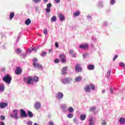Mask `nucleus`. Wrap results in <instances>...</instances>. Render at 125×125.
I'll return each mask as SVG.
<instances>
[{
    "label": "nucleus",
    "instance_id": "a19ab883",
    "mask_svg": "<svg viewBox=\"0 0 125 125\" xmlns=\"http://www.w3.org/2000/svg\"><path fill=\"white\" fill-rule=\"evenodd\" d=\"M33 1L35 3H40L42 1V0H33Z\"/></svg>",
    "mask_w": 125,
    "mask_h": 125
},
{
    "label": "nucleus",
    "instance_id": "864d4df0",
    "mask_svg": "<svg viewBox=\"0 0 125 125\" xmlns=\"http://www.w3.org/2000/svg\"><path fill=\"white\" fill-rule=\"evenodd\" d=\"M55 44V46H56V47H57V48L59 47V45L58 44V42H56Z\"/></svg>",
    "mask_w": 125,
    "mask_h": 125
},
{
    "label": "nucleus",
    "instance_id": "ea45409f",
    "mask_svg": "<svg viewBox=\"0 0 125 125\" xmlns=\"http://www.w3.org/2000/svg\"><path fill=\"white\" fill-rule=\"evenodd\" d=\"M98 5L99 7H102L103 6V2L100 1L99 2Z\"/></svg>",
    "mask_w": 125,
    "mask_h": 125
},
{
    "label": "nucleus",
    "instance_id": "393cba45",
    "mask_svg": "<svg viewBox=\"0 0 125 125\" xmlns=\"http://www.w3.org/2000/svg\"><path fill=\"white\" fill-rule=\"evenodd\" d=\"M25 24L27 25H30V24H31V20L30 19H27L25 21Z\"/></svg>",
    "mask_w": 125,
    "mask_h": 125
},
{
    "label": "nucleus",
    "instance_id": "79ce46f5",
    "mask_svg": "<svg viewBox=\"0 0 125 125\" xmlns=\"http://www.w3.org/2000/svg\"><path fill=\"white\" fill-rule=\"evenodd\" d=\"M107 125V122H106V121L102 120V125Z\"/></svg>",
    "mask_w": 125,
    "mask_h": 125
},
{
    "label": "nucleus",
    "instance_id": "c03bdc74",
    "mask_svg": "<svg viewBox=\"0 0 125 125\" xmlns=\"http://www.w3.org/2000/svg\"><path fill=\"white\" fill-rule=\"evenodd\" d=\"M66 61H67V60L66 59V58L64 59H62V63H65L66 62Z\"/></svg>",
    "mask_w": 125,
    "mask_h": 125
},
{
    "label": "nucleus",
    "instance_id": "b1692460",
    "mask_svg": "<svg viewBox=\"0 0 125 125\" xmlns=\"http://www.w3.org/2000/svg\"><path fill=\"white\" fill-rule=\"evenodd\" d=\"M86 118V116L84 114H82L80 115V119L81 121H84Z\"/></svg>",
    "mask_w": 125,
    "mask_h": 125
},
{
    "label": "nucleus",
    "instance_id": "e433bc0d",
    "mask_svg": "<svg viewBox=\"0 0 125 125\" xmlns=\"http://www.w3.org/2000/svg\"><path fill=\"white\" fill-rule=\"evenodd\" d=\"M14 15H15L14 13L12 12V13H10V19L11 20L13 19V17H14Z\"/></svg>",
    "mask_w": 125,
    "mask_h": 125
},
{
    "label": "nucleus",
    "instance_id": "a878e982",
    "mask_svg": "<svg viewBox=\"0 0 125 125\" xmlns=\"http://www.w3.org/2000/svg\"><path fill=\"white\" fill-rule=\"evenodd\" d=\"M27 115H28V117H29V118H33V117L34 116L33 113H32V112L30 111H28L27 112Z\"/></svg>",
    "mask_w": 125,
    "mask_h": 125
},
{
    "label": "nucleus",
    "instance_id": "2eb2a0df",
    "mask_svg": "<svg viewBox=\"0 0 125 125\" xmlns=\"http://www.w3.org/2000/svg\"><path fill=\"white\" fill-rule=\"evenodd\" d=\"M16 75H20L22 73V69L20 67H17L15 70Z\"/></svg>",
    "mask_w": 125,
    "mask_h": 125
},
{
    "label": "nucleus",
    "instance_id": "3c124183",
    "mask_svg": "<svg viewBox=\"0 0 125 125\" xmlns=\"http://www.w3.org/2000/svg\"><path fill=\"white\" fill-rule=\"evenodd\" d=\"M33 63H37V62H38V59L37 58L34 59L33 60Z\"/></svg>",
    "mask_w": 125,
    "mask_h": 125
},
{
    "label": "nucleus",
    "instance_id": "4c0bfd02",
    "mask_svg": "<svg viewBox=\"0 0 125 125\" xmlns=\"http://www.w3.org/2000/svg\"><path fill=\"white\" fill-rule=\"evenodd\" d=\"M67 118H68V119H72V118H73V117H74V114H69L68 115H67Z\"/></svg>",
    "mask_w": 125,
    "mask_h": 125
},
{
    "label": "nucleus",
    "instance_id": "58836bf2",
    "mask_svg": "<svg viewBox=\"0 0 125 125\" xmlns=\"http://www.w3.org/2000/svg\"><path fill=\"white\" fill-rule=\"evenodd\" d=\"M111 70H108L107 73H106V75H107V78H109L110 77V75H111Z\"/></svg>",
    "mask_w": 125,
    "mask_h": 125
},
{
    "label": "nucleus",
    "instance_id": "338daca9",
    "mask_svg": "<svg viewBox=\"0 0 125 125\" xmlns=\"http://www.w3.org/2000/svg\"><path fill=\"white\" fill-rule=\"evenodd\" d=\"M86 55H87L86 54H83V58H85V57H86Z\"/></svg>",
    "mask_w": 125,
    "mask_h": 125
},
{
    "label": "nucleus",
    "instance_id": "e2e57ef3",
    "mask_svg": "<svg viewBox=\"0 0 125 125\" xmlns=\"http://www.w3.org/2000/svg\"><path fill=\"white\" fill-rule=\"evenodd\" d=\"M0 125H5V124H4V123H3V122H0Z\"/></svg>",
    "mask_w": 125,
    "mask_h": 125
},
{
    "label": "nucleus",
    "instance_id": "f3484780",
    "mask_svg": "<svg viewBox=\"0 0 125 125\" xmlns=\"http://www.w3.org/2000/svg\"><path fill=\"white\" fill-rule=\"evenodd\" d=\"M7 106V103H0V108L3 109Z\"/></svg>",
    "mask_w": 125,
    "mask_h": 125
},
{
    "label": "nucleus",
    "instance_id": "4468645a",
    "mask_svg": "<svg viewBox=\"0 0 125 125\" xmlns=\"http://www.w3.org/2000/svg\"><path fill=\"white\" fill-rule=\"evenodd\" d=\"M84 90L87 93H89L90 92V90H91V89L90 88V85H87L85 87H84Z\"/></svg>",
    "mask_w": 125,
    "mask_h": 125
},
{
    "label": "nucleus",
    "instance_id": "dca6fc26",
    "mask_svg": "<svg viewBox=\"0 0 125 125\" xmlns=\"http://www.w3.org/2000/svg\"><path fill=\"white\" fill-rule=\"evenodd\" d=\"M61 107L63 111V113H66V112H67V105L62 104Z\"/></svg>",
    "mask_w": 125,
    "mask_h": 125
},
{
    "label": "nucleus",
    "instance_id": "ddd939ff",
    "mask_svg": "<svg viewBox=\"0 0 125 125\" xmlns=\"http://www.w3.org/2000/svg\"><path fill=\"white\" fill-rule=\"evenodd\" d=\"M33 64L35 68H37V69H42V65H41V64L35 62Z\"/></svg>",
    "mask_w": 125,
    "mask_h": 125
},
{
    "label": "nucleus",
    "instance_id": "09e8293b",
    "mask_svg": "<svg viewBox=\"0 0 125 125\" xmlns=\"http://www.w3.org/2000/svg\"><path fill=\"white\" fill-rule=\"evenodd\" d=\"M109 91H110V92L111 93H112V94H113V93H114V90L113 89V88H110Z\"/></svg>",
    "mask_w": 125,
    "mask_h": 125
},
{
    "label": "nucleus",
    "instance_id": "412c9836",
    "mask_svg": "<svg viewBox=\"0 0 125 125\" xmlns=\"http://www.w3.org/2000/svg\"><path fill=\"white\" fill-rule=\"evenodd\" d=\"M119 123L121 125H124L125 124V118L124 117H122L119 119Z\"/></svg>",
    "mask_w": 125,
    "mask_h": 125
},
{
    "label": "nucleus",
    "instance_id": "423d86ee",
    "mask_svg": "<svg viewBox=\"0 0 125 125\" xmlns=\"http://www.w3.org/2000/svg\"><path fill=\"white\" fill-rule=\"evenodd\" d=\"M27 84H33V77L31 76H29L28 78H25Z\"/></svg>",
    "mask_w": 125,
    "mask_h": 125
},
{
    "label": "nucleus",
    "instance_id": "13d9d810",
    "mask_svg": "<svg viewBox=\"0 0 125 125\" xmlns=\"http://www.w3.org/2000/svg\"><path fill=\"white\" fill-rule=\"evenodd\" d=\"M54 125V123H53V122L50 121L49 122V125Z\"/></svg>",
    "mask_w": 125,
    "mask_h": 125
},
{
    "label": "nucleus",
    "instance_id": "a211bd4d",
    "mask_svg": "<svg viewBox=\"0 0 125 125\" xmlns=\"http://www.w3.org/2000/svg\"><path fill=\"white\" fill-rule=\"evenodd\" d=\"M5 89V87H4V84L3 83H0V91L1 92H3L4 91Z\"/></svg>",
    "mask_w": 125,
    "mask_h": 125
},
{
    "label": "nucleus",
    "instance_id": "603ef678",
    "mask_svg": "<svg viewBox=\"0 0 125 125\" xmlns=\"http://www.w3.org/2000/svg\"><path fill=\"white\" fill-rule=\"evenodd\" d=\"M118 55H115L113 58V61H115L117 59V58H118Z\"/></svg>",
    "mask_w": 125,
    "mask_h": 125
},
{
    "label": "nucleus",
    "instance_id": "7ed1b4c3",
    "mask_svg": "<svg viewBox=\"0 0 125 125\" xmlns=\"http://www.w3.org/2000/svg\"><path fill=\"white\" fill-rule=\"evenodd\" d=\"M75 72L76 73H80L83 72V68H82V65L80 63H77L75 65Z\"/></svg>",
    "mask_w": 125,
    "mask_h": 125
},
{
    "label": "nucleus",
    "instance_id": "f03ea898",
    "mask_svg": "<svg viewBox=\"0 0 125 125\" xmlns=\"http://www.w3.org/2000/svg\"><path fill=\"white\" fill-rule=\"evenodd\" d=\"M13 113L10 114L11 118H13L15 120H18L19 117H18V110L17 109H14L13 110Z\"/></svg>",
    "mask_w": 125,
    "mask_h": 125
},
{
    "label": "nucleus",
    "instance_id": "20e7f679",
    "mask_svg": "<svg viewBox=\"0 0 125 125\" xmlns=\"http://www.w3.org/2000/svg\"><path fill=\"white\" fill-rule=\"evenodd\" d=\"M73 80H72V78H65L62 80V83H63V84H66V83H70L71 82H72Z\"/></svg>",
    "mask_w": 125,
    "mask_h": 125
},
{
    "label": "nucleus",
    "instance_id": "a18cd8bd",
    "mask_svg": "<svg viewBox=\"0 0 125 125\" xmlns=\"http://www.w3.org/2000/svg\"><path fill=\"white\" fill-rule=\"evenodd\" d=\"M0 119L1 121H3L4 120H5V117L3 116H1L0 117Z\"/></svg>",
    "mask_w": 125,
    "mask_h": 125
},
{
    "label": "nucleus",
    "instance_id": "37998d69",
    "mask_svg": "<svg viewBox=\"0 0 125 125\" xmlns=\"http://www.w3.org/2000/svg\"><path fill=\"white\" fill-rule=\"evenodd\" d=\"M45 11L46 12H47V13H49V12H50V8H46L45 9Z\"/></svg>",
    "mask_w": 125,
    "mask_h": 125
},
{
    "label": "nucleus",
    "instance_id": "1a4fd4ad",
    "mask_svg": "<svg viewBox=\"0 0 125 125\" xmlns=\"http://www.w3.org/2000/svg\"><path fill=\"white\" fill-rule=\"evenodd\" d=\"M42 106V104H41V103L40 102H37L34 104V108L36 110H39Z\"/></svg>",
    "mask_w": 125,
    "mask_h": 125
},
{
    "label": "nucleus",
    "instance_id": "6e6552de",
    "mask_svg": "<svg viewBox=\"0 0 125 125\" xmlns=\"http://www.w3.org/2000/svg\"><path fill=\"white\" fill-rule=\"evenodd\" d=\"M63 97H64V94H63V93L58 92L56 95V98H57V99H62Z\"/></svg>",
    "mask_w": 125,
    "mask_h": 125
},
{
    "label": "nucleus",
    "instance_id": "de8ad7c7",
    "mask_svg": "<svg viewBox=\"0 0 125 125\" xmlns=\"http://www.w3.org/2000/svg\"><path fill=\"white\" fill-rule=\"evenodd\" d=\"M51 3H49L48 4H47V8H50L51 7Z\"/></svg>",
    "mask_w": 125,
    "mask_h": 125
},
{
    "label": "nucleus",
    "instance_id": "052dcab7",
    "mask_svg": "<svg viewBox=\"0 0 125 125\" xmlns=\"http://www.w3.org/2000/svg\"><path fill=\"white\" fill-rule=\"evenodd\" d=\"M43 33L45 35H46V34H47V30L46 29H44V31H43Z\"/></svg>",
    "mask_w": 125,
    "mask_h": 125
},
{
    "label": "nucleus",
    "instance_id": "6ab92c4d",
    "mask_svg": "<svg viewBox=\"0 0 125 125\" xmlns=\"http://www.w3.org/2000/svg\"><path fill=\"white\" fill-rule=\"evenodd\" d=\"M82 80H83V78H82V76H78L75 78V81L76 83H79V82H81V81H82Z\"/></svg>",
    "mask_w": 125,
    "mask_h": 125
},
{
    "label": "nucleus",
    "instance_id": "aec40b11",
    "mask_svg": "<svg viewBox=\"0 0 125 125\" xmlns=\"http://www.w3.org/2000/svg\"><path fill=\"white\" fill-rule=\"evenodd\" d=\"M80 14H81V12L80 11H77L76 12L73 13V17L75 18L78 16H80Z\"/></svg>",
    "mask_w": 125,
    "mask_h": 125
},
{
    "label": "nucleus",
    "instance_id": "49530a36",
    "mask_svg": "<svg viewBox=\"0 0 125 125\" xmlns=\"http://www.w3.org/2000/svg\"><path fill=\"white\" fill-rule=\"evenodd\" d=\"M27 125H32L33 123H32L31 121H27Z\"/></svg>",
    "mask_w": 125,
    "mask_h": 125
},
{
    "label": "nucleus",
    "instance_id": "2f4dec72",
    "mask_svg": "<svg viewBox=\"0 0 125 125\" xmlns=\"http://www.w3.org/2000/svg\"><path fill=\"white\" fill-rule=\"evenodd\" d=\"M57 20V19L56 18V16H53L51 19V21L52 22H55Z\"/></svg>",
    "mask_w": 125,
    "mask_h": 125
},
{
    "label": "nucleus",
    "instance_id": "5701e85b",
    "mask_svg": "<svg viewBox=\"0 0 125 125\" xmlns=\"http://www.w3.org/2000/svg\"><path fill=\"white\" fill-rule=\"evenodd\" d=\"M33 50H34L35 51L37 52V49L35 48H33L32 47H30V48L28 49V50L26 51V53H31Z\"/></svg>",
    "mask_w": 125,
    "mask_h": 125
},
{
    "label": "nucleus",
    "instance_id": "c85d7f7f",
    "mask_svg": "<svg viewBox=\"0 0 125 125\" xmlns=\"http://www.w3.org/2000/svg\"><path fill=\"white\" fill-rule=\"evenodd\" d=\"M68 111L69 113H73L74 112V108L70 107L68 108Z\"/></svg>",
    "mask_w": 125,
    "mask_h": 125
},
{
    "label": "nucleus",
    "instance_id": "cd10ccee",
    "mask_svg": "<svg viewBox=\"0 0 125 125\" xmlns=\"http://www.w3.org/2000/svg\"><path fill=\"white\" fill-rule=\"evenodd\" d=\"M119 66H120V67H122V68H123L124 69H125V63L121 62L119 63Z\"/></svg>",
    "mask_w": 125,
    "mask_h": 125
},
{
    "label": "nucleus",
    "instance_id": "9d476101",
    "mask_svg": "<svg viewBox=\"0 0 125 125\" xmlns=\"http://www.w3.org/2000/svg\"><path fill=\"white\" fill-rule=\"evenodd\" d=\"M58 17L61 22H63L65 21V16H64V15L62 14V13L59 14L58 16Z\"/></svg>",
    "mask_w": 125,
    "mask_h": 125
},
{
    "label": "nucleus",
    "instance_id": "f8f14e48",
    "mask_svg": "<svg viewBox=\"0 0 125 125\" xmlns=\"http://www.w3.org/2000/svg\"><path fill=\"white\" fill-rule=\"evenodd\" d=\"M67 71H68V67L65 66L63 67L62 69V75H67Z\"/></svg>",
    "mask_w": 125,
    "mask_h": 125
},
{
    "label": "nucleus",
    "instance_id": "5fc2aeb1",
    "mask_svg": "<svg viewBox=\"0 0 125 125\" xmlns=\"http://www.w3.org/2000/svg\"><path fill=\"white\" fill-rule=\"evenodd\" d=\"M54 62L55 63H59V60H58V59H56L55 60Z\"/></svg>",
    "mask_w": 125,
    "mask_h": 125
},
{
    "label": "nucleus",
    "instance_id": "c9c22d12",
    "mask_svg": "<svg viewBox=\"0 0 125 125\" xmlns=\"http://www.w3.org/2000/svg\"><path fill=\"white\" fill-rule=\"evenodd\" d=\"M110 3L111 5H114L116 3V0H110Z\"/></svg>",
    "mask_w": 125,
    "mask_h": 125
},
{
    "label": "nucleus",
    "instance_id": "72a5a7b5",
    "mask_svg": "<svg viewBox=\"0 0 125 125\" xmlns=\"http://www.w3.org/2000/svg\"><path fill=\"white\" fill-rule=\"evenodd\" d=\"M16 52L17 54H19V53H21L22 52V50L21 49L18 48L16 50Z\"/></svg>",
    "mask_w": 125,
    "mask_h": 125
},
{
    "label": "nucleus",
    "instance_id": "4be33fe9",
    "mask_svg": "<svg viewBox=\"0 0 125 125\" xmlns=\"http://www.w3.org/2000/svg\"><path fill=\"white\" fill-rule=\"evenodd\" d=\"M87 69L90 71L94 70V65L93 64H89L87 66Z\"/></svg>",
    "mask_w": 125,
    "mask_h": 125
},
{
    "label": "nucleus",
    "instance_id": "0eeeda50",
    "mask_svg": "<svg viewBox=\"0 0 125 125\" xmlns=\"http://www.w3.org/2000/svg\"><path fill=\"white\" fill-rule=\"evenodd\" d=\"M89 125H95V119L93 117H91L88 120Z\"/></svg>",
    "mask_w": 125,
    "mask_h": 125
},
{
    "label": "nucleus",
    "instance_id": "680f3d73",
    "mask_svg": "<svg viewBox=\"0 0 125 125\" xmlns=\"http://www.w3.org/2000/svg\"><path fill=\"white\" fill-rule=\"evenodd\" d=\"M61 0H55V1H56V3H59L60 2Z\"/></svg>",
    "mask_w": 125,
    "mask_h": 125
},
{
    "label": "nucleus",
    "instance_id": "39448f33",
    "mask_svg": "<svg viewBox=\"0 0 125 125\" xmlns=\"http://www.w3.org/2000/svg\"><path fill=\"white\" fill-rule=\"evenodd\" d=\"M79 47L81 49H84V50H85L86 49H88V47H89V45L87 43H83L80 45Z\"/></svg>",
    "mask_w": 125,
    "mask_h": 125
},
{
    "label": "nucleus",
    "instance_id": "8fccbe9b",
    "mask_svg": "<svg viewBox=\"0 0 125 125\" xmlns=\"http://www.w3.org/2000/svg\"><path fill=\"white\" fill-rule=\"evenodd\" d=\"M74 54V51L73 50H69V54L70 55H72Z\"/></svg>",
    "mask_w": 125,
    "mask_h": 125
},
{
    "label": "nucleus",
    "instance_id": "bf43d9fd",
    "mask_svg": "<svg viewBox=\"0 0 125 125\" xmlns=\"http://www.w3.org/2000/svg\"><path fill=\"white\" fill-rule=\"evenodd\" d=\"M21 55L23 57V58H25V57H26V56H27V53H26V54H22Z\"/></svg>",
    "mask_w": 125,
    "mask_h": 125
},
{
    "label": "nucleus",
    "instance_id": "bb28decb",
    "mask_svg": "<svg viewBox=\"0 0 125 125\" xmlns=\"http://www.w3.org/2000/svg\"><path fill=\"white\" fill-rule=\"evenodd\" d=\"M33 81L37 83V82H39V77L37 76H35L34 77H33Z\"/></svg>",
    "mask_w": 125,
    "mask_h": 125
},
{
    "label": "nucleus",
    "instance_id": "9b49d317",
    "mask_svg": "<svg viewBox=\"0 0 125 125\" xmlns=\"http://www.w3.org/2000/svg\"><path fill=\"white\" fill-rule=\"evenodd\" d=\"M21 118H26L28 117V115L26 113V111L24 109L21 110Z\"/></svg>",
    "mask_w": 125,
    "mask_h": 125
},
{
    "label": "nucleus",
    "instance_id": "f704fd0d",
    "mask_svg": "<svg viewBox=\"0 0 125 125\" xmlns=\"http://www.w3.org/2000/svg\"><path fill=\"white\" fill-rule=\"evenodd\" d=\"M46 54H47V53L46 52L42 51L41 56H42V57H44V56H46Z\"/></svg>",
    "mask_w": 125,
    "mask_h": 125
},
{
    "label": "nucleus",
    "instance_id": "c756f323",
    "mask_svg": "<svg viewBox=\"0 0 125 125\" xmlns=\"http://www.w3.org/2000/svg\"><path fill=\"white\" fill-rule=\"evenodd\" d=\"M60 59H63L64 58H66V56L64 54H60L59 56Z\"/></svg>",
    "mask_w": 125,
    "mask_h": 125
},
{
    "label": "nucleus",
    "instance_id": "0e129e2a",
    "mask_svg": "<svg viewBox=\"0 0 125 125\" xmlns=\"http://www.w3.org/2000/svg\"><path fill=\"white\" fill-rule=\"evenodd\" d=\"M35 8L37 11H38V10H39V6H36V7H35Z\"/></svg>",
    "mask_w": 125,
    "mask_h": 125
},
{
    "label": "nucleus",
    "instance_id": "7c9ffc66",
    "mask_svg": "<svg viewBox=\"0 0 125 125\" xmlns=\"http://www.w3.org/2000/svg\"><path fill=\"white\" fill-rule=\"evenodd\" d=\"M95 110H96V107L95 106H92L90 108L89 111L90 112H94Z\"/></svg>",
    "mask_w": 125,
    "mask_h": 125
},
{
    "label": "nucleus",
    "instance_id": "6e6d98bb",
    "mask_svg": "<svg viewBox=\"0 0 125 125\" xmlns=\"http://www.w3.org/2000/svg\"><path fill=\"white\" fill-rule=\"evenodd\" d=\"M73 122H74V123H76L78 122V119H77V118H74Z\"/></svg>",
    "mask_w": 125,
    "mask_h": 125
},
{
    "label": "nucleus",
    "instance_id": "69168bd1",
    "mask_svg": "<svg viewBox=\"0 0 125 125\" xmlns=\"http://www.w3.org/2000/svg\"><path fill=\"white\" fill-rule=\"evenodd\" d=\"M104 25L105 26H108V22H104Z\"/></svg>",
    "mask_w": 125,
    "mask_h": 125
},
{
    "label": "nucleus",
    "instance_id": "774afa93",
    "mask_svg": "<svg viewBox=\"0 0 125 125\" xmlns=\"http://www.w3.org/2000/svg\"><path fill=\"white\" fill-rule=\"evenodd\" d=\"M102 93H105V89H103Z\"/></svg>",
    "mask_w": 125,
    "mask_h": 125
},
{
    "label": "nucleus",
    "instance_id": "f257e3e1",
    "mask_svg": "<svg viewBox=\"0 0 125 125\" xmlns=\"http://www.w3.org/2000/svg\"><path fill=\"white\" fill-rule=\"evenodd\" d=\"M2 80L5 83L9 84L11 83L12 79L9 74H7L2 78Z\"/></svg>",
    "mask_w": 125,
    "mask_h": 125
},
{
    "label": "nucleus",
    "instance_id": "473e14b6",
    "mask_svg": "<svg viewBox=\"0 0 125 125\" xmlns=\"http://www.w3.org/2000/svg\"><path fill=\"white\" fill-rule=\"evenodd\" d=\"M90 88L92 90L94 91L95 90V86L93 85V84H90Z\"/></svg>",
    "mask_w": 125,
    "mask_h": 125
},
{
    "label": "nucleus",
    "instance_id": "4d7b16f0",
    "mask_svg": "<svg viewBox=\"0 0 125 125\" xmlns=\"http://www.w3.org/2000/svg\"><path fill=\"white\" fill-rule=\"evenodd\" d=\"M72 57H74V58H76V57H77V54H72Z\"/></svg>",
    "mask_w": 125,
    "mask_h": 125
}]
</instances>
